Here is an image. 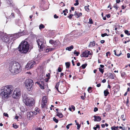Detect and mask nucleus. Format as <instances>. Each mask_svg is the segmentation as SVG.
<instances>
[{
  "instance_id": "obj_1",
  "label": "nucleus",
  "mask_w": 130,
  "mask_h": 130,
  "mask_svg": "<svg viewBox=\"0 0 130 130\" xmlns=\"http://www.w3.org/2000/svg\"><path fill=\"white\" fill-rule=\"evenodd\" d=\"M14 89L11 85L4 86L0 89V96L2 97V101L5 102L8 100Z\"/></svg>"
},
{
  "instance_id": "obj_2",
  "label": "nucleus",
  "mask_w": 130,
  "mask_h": 130,
  "mask_svg": "<svg viewBox=\"0 0 130 130\" xmlns=\"http://www.w3.org/2000/svg\"><path fill=\"white\" fill-rule=\"evenodd\" d=\"M29 48V44L25 40L22 41L18 47L19 51L21 53L25 54L27 53Z\"/></svg>"
},
{
  "instance_id": "obj_3",
  "label": "nucleus",
  "mask_w": 130,
  "mask_h": 130,
  "mask_svg": "<svg viewBox=\"0 0 130 130\" xmlns=\"http://www.w3.org/2000/svg\"><path fill=\"white\" fill-rule=\"evenodd\" d=\"M24 84L25 87L28 91H30L33 89V86L34 83L32 80L30 79H26L25 82Z\"/></svg>"
},
{
  "instance_id": "obj_4",
  "label": "nucleus",
  "mask_w": 130,
  "mask_h": 130,
  "mask_svg": "<svg viewBox=\"0 0 130 130\" xmlns=\"http://www.w3.org/2000/svg\"><path fill=\"white\" fill-rule=\"evenodd\" d=\"M21 95V90L20 88H17L13 91L12 95V97L14 99H18L20 98Z\"/></svg>"
},
{
  "instance_id": "obj_5",
  "label": "nucleus",
  "mask_w": 130,
  "mask_h": 130,
  "mask_svg": "<svg viewBox=\"0 0 130 130\" xmlns=\"http://www.w3.org/2000/svg\"><path fill=\"white\" fill-rule=\"evenodd\" d=\"M12 62L13 65L15 69L16 70L17 73H19L21 72L22 69V68L20 64L18 62L15 61H13Z\"/></svg>"
},
{
  "instance_id": "obj_6",
  "label": "nucleus",
  "mask_w": 130,
  "mask_h": 130,
  "mask_svg": "<svg viewBox=\"0 0 130 130\" xmlns=\"http://www.w3.org/2000/svg\"><path fill=\"white\" fill-rule=\"evenodd\" d=\"M37 42L38 45L40 49L43 48L45 46V41L43 39H38L37 41Z\"/></svg>"
},
{
  "instance_id": "obj_7",
  "label": "nucleus",
  "mask_w": 130,
  "mask_h": 130,
  "mask_svg": "<svg viewBox=\"0 0 130 130\" xmlns=\"http://www.w3.org/2000/svg\"><path fill=\"white\" fill-rule=\"evenodd\" d=\"M24 102L26 105L29 106H32L34 104L33 100L28 98L25 100Z\"/></svg>"
},
{
  "instance_id": "obj_8",
  "label": "nucleus",
  "mask_w": 130,
  "mask_h": 130,
  "mask_svg": "<svg viewBox=\"0 0 130 130\" xmlns=\"http://www.w3.org/2000/svg\"><path fill=\"white\" fill-rule=\"evenodd\" d=\"M9 69V71L11 72L12 75H14L17 74V72H16V70L15 69L12 62H11L10 63Z\"/></svg>"
},
{
  "instance_id": "obj_9",
  "label": "nucleus",
  "mask_w": 130,
  "mask_h": 130,
  "mask_svg": "<svg viewBox=\"0 0 130 130\" xmlns=\"http://www.w3.org/2000/svg\"><path fill=\"white\" fill-rule=\"evenodd\" d=\"M35 64V62L34 61H30L27 63L25 68L27 70L29 69L33 68Z\"/></svg>"
},
{
  "instance_id": "obj_10",
  "label": "nucleus",
  "mask_w": 130,
  "mask_h": 130,
  "mask_svg": "<svg viewBox=\"0 0 130 130\" xmlns=\"http://www.w3.org/2000/svg\"><path fill=\"white\" fill-rule=\"evenodd\" d=\"M21 36L20 33L15 34L13 35H11V36H10V39H11L12 41L11 44H12L13 43V41Z\"/></svg>"
},
{
  "instance_id": "obj_11",
  "label": "nucleus",
  "mask_w": 130,
  "mask_h": 130,
  "mask_svg": "<svg viewBox=\"0 0 130 130\" xmlns=\"http://www.w3.org/2000/svg\"><path fill=\"white\" fill-rule=\"evenodd\" d=\"M91 53H90V51L88 50H86L84 52H83L82 54L80 55V56L81 57H87L89 55H91Z\"/></svg>"
},
{
  "instance_id": "obj_12",
  "label": "nucleus",
  "mask_w": 130,
  "mask_h": 130,
  "mask_svg": "<svg viewBox=\"0 0 130 130\" xmlns=\"http://www.w3.org/2000/svg\"><path fill=\"white\" fill-rule=\"evenodd\" d=\"M2 39L4 42H6L9 44L11 42H12L11 39H10V37L8 38V37L5 35L3 36L2 38Z\"/></svg>"
},
{
  "instance_id": "obj_13",
  "label": "nucleus",
  "mask_w": 130,
  "mask_h": 130,
  "mask_svg": "<svg viewBox=\"0 0 130 130\" xmlns=\"http://www.w3.org/2000/svg\"><path fill=\"white\" fill-rule=\"evenodd\" d=\"M27 117L29 118V119L33 117L34 116V114L32 111L27 112Z\"/></svg>"
},
{
  "instance_id": "obj_14",
  "label": "nucleus",
  "mask_w": 130,
  "mask_h": 130,
  "mask_svg": "<svg viewBox=\"0 0 130 130\" xmlns=\"http://www.w3.org/2000/svg\"><path fill=\"white\" fill-rule=\"evenodd\" d=\"M94 121H100L101 120V118L99 116H94Z\"/></svg>"
},
{
  "instance_id": "obj_15",
  "label": "nucleus",
  "mask_w": 130,
  "mask_h": 130,
  "mask_svg": "<svg viewBox=\"0 0 130 130\" xmlns=\"http://www.w3.org/2000/svg\"><path fill=\"white\" fill-rule=\"evenodd\" d=\"M115 74L113 73H109L108 74V78L111 79H114V77L115 76Z\"/></svg>"
},
{
  "instance_id": "obj_16",
  "label": "nucleus",
  "mask_w": 130,
  "mask_h": 130,
  "mask_svg": "<svg viewBox=\"0 0 130 130\" xmlns=\"http://www.w3.org/2000/svg\"><path fill=\"white\" fill-rule=\"evenodd\" d=\"M60 43L58 40H56L55 41L53 45L55 47L57 46L58 45H60Z\"/></svg>"
},
{
  "instance_id": "obj_17",
  "label": "nucleus",
  "mask_w": 130,
  "mask_h": 130,
  "mask_svg": "<svg viewBox=\"0 0 130 130\" xmlns=\"http://www.w3.org/2000/svg\"><path fill=\"white\" fill-rule=\"evenodd\" d=\"M82 15V13L81 12L78 13L76 11H75L74 13V15H76L77 17H76L77 18H79L80 16H81Z\"/></svg>"
},
{
  "instance_id": "obj_18",
  "label": "nucleus",
  "mask_w": 130,
  "mask_h": 130,
  "mask_svg": "<svg viewBox=\"0 0 130 130\" xmlns=\"http://www.w3.org/2000/svg\"><path fill=\"white\" fill-rule=\"evenodd\" d=\"M47 99L46 96H43L42 98V102L45 103H47Z\"/></svg>"
},
{
  "instance_id": "obj_19",
  "label": "nucleus",
  "mask_w": 130,
  "mask_h": 130,
  "mask_svg": "<svg viewBox=\"0 0 130 130\" xmlns=\"http://www.w3.org/2000/svg\"><path fill=\"white\" fill-rule=\"evenodd\" d=\"M104 93L105 96H106L107 95L109 94L108 89H106V90L104 91Z\"/></svg>"
},
{
  "instance_id": "obj_20",
  "label": "nucleus",
  "mask_w": 130,
  "mask_h": 130,
  "mask_svg": "<svg viewBox=\"0 0 130 130\" xmlns=\"http://www.w3.org/2000/svg\"><path fill=\"white\" fill-rule=\"evenodd\" d=\"M121 76L122 77L125 78L126 76V74L125 72H122L121 73Z\"/></svg>"
},
{
  "instance_id": "obj_21",
  "label": "nucleus",
  "mask_w": 130,
  "mask_h": 130,
  "mask_svg": "<svg viewBox=\"0 0 130 130\" xmlns=\"http://www.w3.org/2000/svg\"><path fill=\"white\" fill-rule=\"evenodd\" d=\"M95 41H93V42H90L89 46V47H93L95 46Z\"/></svg>"
},
{
  "instance_id": "obj_22",
  "label": "nucleus",
  "mask_w": 130,
  "mask_h": 130,
  "mask_svg": "<svg viewBox=\"0 0 130 130\" xmlns=\"http://www.w3.org/2000/svg\"><path fill=\"white\" fill-rule=\"evenodd\" d=\"M73 48V45H71V46L67 47L66 48V50H68L69 51H71V50Z\"/></svg>"
},
{
  "instance_id": "obj_23",
  "label": "nucleus",
  "mask_w": 130,
  "mask_h": 130,
  "mask_svg": "<svg viewBox=\"0 0 130 130\" xmlns=\"http://www.w3.org/2000/svg\"><path fill=\"white\" fill-rule=\"evenodd\" d=\"M89 5H88V6H85L84 7L86 11H87V12H89Z\"/></svg>"
},
{
  "instance_id": "obj_24",
  "label": "nucleus",
  "mask_w": 130,
  "mask_h": 130,
  "mask_svg": "<svg viewBox=\"0 0 130 130\" xmlns=\"http://www.w3.org/2000/svg\"><path fill=\"white\" fill-rule=\"evenodd\" d=\"M47 103H45L42 102L41 103V107L42 108H45L46 106V104Z\"/></svg>"
},
{
  "instance_id": "obj_25",
  "label": "nucleus",
  "mask_w": 130,
  "mask_h": 130,
  "mask_svg": "<svg viewBox=\"0 0 130 130\" xmlns=\"http://www.w3.org/2000/svg\"><path fill=\"white\" fill-rule=\"evenodd\" d=\"M96 127H93V129H94L95 130H96L97 128H98L99 129H100V126L98 124H96Z\"/></svg>"
},
{
  "instance_id": "obj_26",
  "label": "nucleus",
  "mask_w": 130,
  "mask_h": 130,
  "mask_svg": "<svg viewBox=\"0 0 130 130\" xmlns=\"http://www.w3.org/2000/svg\"><path fill=\"white\" fill-rule=\"evenodd\" d=\"M59 83L58 82L56 84L55 86V88L59 92V91L58 90V88L59 86Z\"/></svg>"
},
{
  "instance_id": "obj_27",
  "label": "nucleus",
  "mask_w": 130,
  "mask_h": 130,
  "mask_svg": "<svg viewBox=\"0 0 130 130\" xmlns=\"http://www.w3.org/2000/svg\"><path fill=\"white\" fill-rule=\"evenodd\" d=\"M53 49L51 48H48L46 49V52H48L50 51H52Z\"/></svg>"
},
{
  "instance_id": "obj_28",
  "label": "nucleus",
  "mask_w": 130,
  "mask_h": 130,
  "mask_svg": "<svg viewBox=\"0 0 130 130\" xmlns=\"http://www.w3.org/2000/svg\"><path fill=\"white\" fill-rule=\"evenodd\" d=\"M44 26L42 24H41L39 26V28L40 29H43L44 28Z\"/></svg>"
},
{
  "instance_id": "obj_29",
  "label": "nucleus",
  "mask_w": 130,
  "mask_h": 130,
  "mask_svg": "<svg viewBox=\"0 0 130 130\" xmlns=\"http://www.w3.org/2000/svg\"><path fill=\"white\" fill-rule=\"evenodd\" d=\"M113 51L115 55L117 56H119L122 54V53H120L119 54H116V50H114Z\"/></svg>"
},
{
  "instance_id": "obj_30",
  "label": "nucleus",
  "mask_w": 130,
  "mask_h": 130,
  "mask_svg": "<svg viewBox=\"0 0 130 130\" xmlns=\"http://www.w3.org/2000/svg\"><path fill=\"white\" fill-rule=\"evenodd\" d=\"M65 64L66 67V68H69L70 66V63L69 62H66Z\"/></svg>"
},
{
  "instance_id": "obj_31",
  "label": "nucleus",
  "mask_w": 130,
  "mask_h": 130,
  "mask_svg": "<svg viewBox=\"0 0 130 130\" xmlns=\"http://www.w3.org/2000/svg\"><path fill=\"white\" fill-rule=\"evenodd\" d=\"M67 13H68V10L67 9H66L65 10H64L63 11V12L64 13V15H67V13H66V12Z\"/></svg>"
},
{
  "instance_id": "obj_32",
  "label": "nucleus",
  "mask_w": 130,
  "mask_h": 130,
  "mask_svg": "<svg viewBox=\"0 0 130 130\" xmlns=\"http://www.w3.org/2000/svg\"><path fill=\"white\" fill-rule=\"evenodd\" d=\"M74 54H76L77 56H78L79 54V53L78 52L76 51L75 50L74 52Z\"/></svg>"
},
{
  "instance_id": "obj_33",
  "label": "nucleus",
  "mask_w": 130,
  "mask_h": 130,
  "mask_svg": "<svg viewBox=\"0 0 130 130\" xmlns=\"http://www.w3.org/2000/svg\"><path fill=\"white\" fill-rule=\"evenodd\" d=\"M55 41L51 39L49 41V43H50L51 44L53 45V44H54Z\"/></svg>"
},
{
  "instance_id": "obj_34",
  "label": "nucleus",
  "mask_w": 130,
  "mask_h": 130,
  "mask_svg": "<svg viewBox=\"0 0 130 130\" xmlns=\"http://www.w3.org/2000/svg\"><path fill=\"white\" fill-rule=\"evenodd\" d=\"M53 121L56 123H58V120L56 119L55 117H54L53 118Z\"/></svg>"
},
{
  "instance_id": "obj_35",
  "label": "nucleus",
  "mask_w": 130,
  "mask_h": 130,
  "mask_svg": "<svg viewBox=\"0 0 130 130\" xmlns=\"http://www.w3.org/2000/svg\"><path fill=\"white\" fill-rule=\"evenodd\" d=\"M92 88L91 87H89L88 89V91L89 93H91L92 92L91 89Z\"/></svg>"
},
{
  "instance_id": "obj_36",
  "label": "nucleus",
  "mask_w": 130,
  "mask_h": 130,
  "mask_svg": "<svg viewBox=\"0 0 130 130\" xmlns=\"http://www.w3.org/2000/svg\"><path fill=\"white\" fill-rule=\"evenodd\" d=\"M14 13H11V15L9 17H10V18H13L14 17Z\"/></svg>"
},
{
  "instance_id": "obj_37",
  "label": "nucleus",
  "mask_w": 130,
  "mask_h": 130,
  "mask_svg": "<svg viewBox=\"0 0 130 130\" xmlns=\"http://www.w3.org/2000/svg\"><path fill=\"white\" fill-rule=\"evenodd\" d=\"M125 33L128 36L130 35V34L129 32V31L127 30H125L124 31Z\"/></svg>"
},
{
  "instance_id": "obj_38",
  "label": "nucleus",
  "mask_w": 130,
  "mask_h": 130,
  "mask_svg": "<svg viewBox=\"0 0 130 130\" xmlns=\"http://www.w3.org/2000/svg\"><path fill=\"white\" fill-rule=\"evenodd\" d=\"M87 64L86 63L85 64H83L82 66L81 67L83 69H84L86 68V67L87 66Z\"/></svg>"
},
{
  "instance_id": "obj_39",
  "label": "nucleus",
  "mask_w": 130,
  "mask_h": 130,
  "mask_svg": "<svg viewBox=\"0 0 130 130\" xmlns=\"http://www.w3.org/2000/svg\"><path fill=\"white\" fill-rule=\"evenodd\" d=\"M75 2H76V3L74 4V5L75 6L78 5L79 4L78 0H76L75 1Z\"/></svg>"
},
{
  "instance_id": "obj_40",
  "label": "nucleus",
  "mask_w": 130,
  "mask_h": 130,
  "mask_svg": "<svg viewBox=\"0 0 130 130\" xmlns=\"http://www.w3.org/2000/svg\"><path fill=\"white\" fill-rule=\"evenodd\" d=\"M13 126L16 129L18 128V126L17 125H16V124H13Z\"/></svg>"
},
{
  "instance_id": "obj_41",
  "label": "nucleus",
  "mask_w": 130,
  "mask_h": 130,
  "mask_svg": "<svg viewBox=\"0 0 130 130\" xmlns=\"http://www.w3.org/2000/svg\"><path fill=\"white\" fill-rule=\"evenodd\" d=\"M89 23L90 24H93V22L92 20L91 19V18L89 19Z\"/></svg>"
},
{
  "instance_id": "obj_42",
  "label": "nucleus",
  "mask_w": 130,
  "mask_h": 130,
  "mask_svg": "<svg viewBox=\"0 0 130 130\" xmlns=\"http://www.w3.org/2000/svg\"><path fill=\"white\" fill-rule=\"evenodd\" d=\"M101 36L102 37H104L106 36H108V35H107L106 33L103 34H101Z\"/></svg>"
},
{
  "instance_id": "obj_43",
  "label": "nucleus",
  "mask_w": 130,
  "mask_h": 130,
  "mask_svg": "<svg viewBox=\"0 0 130 130\" xmlns=\"http://www.w3.org/2000/svg\"><path fill=\"white\" fill-rule=\"evenodd\" d=\"M35 110L37 112H39V111H40L39 109L37 107L35 108Z\"/></svg>"
},
{
  "instance_id": "obj_44",
  "label": "nucleus",
  "mask_w": 130,
  "mask_h": 130,
  "mask_svg": "<svg viewBox=\"0 0 130 130\" xmlns=\"http://www.w3.org/2000/svg\"><path fill=\"white\" fill-rule=\"evenodd\" d=\"M110 53L109 52H108L106 54V55L107 57H108V55L110 56Z\"/></svg>"
},
{
  "instance_id": "obj_45",
  "label": "nucleus",
  "mask_w": 130,
  "mask_h": 130,
  "mask_svg": "<svg viewBox=\"0 0 130 130\" xmlns=\"http://www.w3.org/2000/svg\"><path fill=\"white\" fill-rule=\"evenodd\" d=\"M99 71L102 73L103 74L104 71L103 70V69L101 68H99Z\"/></svg>"
},
{
  "instance_id": "obj_46",
  "label": "nucleus",
  "mask_w": 130,
  "mask_h": 130,
  "mask_svg": "<svg viewBox=\"0 0 130 130\" xmlns=\"http://www.w3.org/2000/svg\"><path fill=\"white\" fill-rule=\"evenodd\" d=\"M124 115H122L121 116V119H123L122 120L123 121H125V119H126L125 118L123 119V118H124Z\"/></svg>"
},
{
  "instance_id": "obj_47",
  "label": "nucleus",
  "mask_w": 130,
  "mask_h": 130,
  "mask_svg": "<svg viewBox=\"0 0 130 130\" xmlns=\"http://www.w3.org/2000/svg\"><path fill=\"white\" fill-rule=\"evenodd\" d=\"M73 16V14H70L69 16H68V17L70 19H71L72 18V17Z\"/></svg>"
},
{
  "instance_id": "obj_48",
  "label": "nucleus",
  "mask_w": 130,
  "mask_h": 130,
  "mask_svg": "<svg viewBox=\"0 0 130 130\" xmlns=\"http://www.w3.org/2000/svg\"><path fill=\"white\" fill-rule=\"evenodd\" d=\"M62 71L61 68L60 67H58V71L59 72H61Z\"/></svg>"
},
{
  "instance_id": "obj_49",
  "label": "nucleus",
  "mask_w": 130,
  "mask_h": 130,
  "mask_svg": "<svg viewBox=\"0 0 130 130\" xmlns=\"http://www.w3.org/2000/svg\"><path fill=\"white\" fill-rule=\"evenodd\" d=\"M115 128V126H113L111 127V129L112 130H116Z\"/></svg>"
},
{
  "instance_id": "obj_50",
  "label": "nucleus",
  "mask_w": 130,
  "mask_h": 130,
  "mask_svg": "<svg viewBox=\"0 0 130 130\" xmlns=\"http://www.w3.org/2000/svg\"><path fill=\"white\" fill-rule=\"evenodd\" d=\"M63 117V115L62 113H60V114H59V117L60 118H62Z\"/></svg>"
},
{
  "instance_id": "obj_51",
  "label": "nucleus",
  "mask_w": 130,
  "mask_h": 130,
  "mask_svg": "<svg viewBox=\"0 0 130 130\" xmlns=\"http://www.w3.org/2000/svg\"><path fill=\"white\" fill-rule=\"evenodd\" d=\"M98 110V109L96 107H95L94 109V111L95 112Z\"/></svg>"
},
{
  "instance_id": "obj_52",
  "label": "nucleus",
  "mask_w": 130,
  "mask_h": 130,
  "mask_svg": "<svg viewBox=\"0 0 130 130\" xmlns=\"http://www.w3.org/2000/svg\"><path fill=\"white\" fill-rule=\"evenodd\" d=\"M3 115L4 116H5L6 117H8V114L7 113H4L3 114Z\"/></svg>"
},
{
  "instance_id": "obj_53",
  "label": "nucleus",
  "mask_w": 130,
  "mask_h": 130,
  "mask_svg": "<svg viewBox=\"0 0 130 130\" xmlns=\"http://www.w3.org/2000/svg\"><path fill=\"white\" fill-rule=\"evenodd\" d=\"M59 17L56 14H55L54 15V18L55 19H57Z\"/></svg>"
},
{
  "instance_id": "obj_54",
  "label": "nucleus",
  "mask_w": 130,
  "mask_h": 130,
  "mask_svg": "<svg viewBox=\"0 0 130 130\" xmlns=\"http://www.w3.org/2000/svg\"><path fill=\"white\" fill-rule=\"evenodd\" d=\"M71 108L72 109H73V111H74L75 110V108L74 106L73 105L71 106Z\"/></svg>"
},
{
  "instance_id": "obj_55",
  "label": "nucleus",
  "mask_w": 130,
  "mask_h": 130,
  "mask_svg": "<svg viewBox=\"0 0 130 130\" xmlns=\"http://www.w3.org/2000/svg\"><path fill=\"white\" fill-rule=\"evenodd\" d=\"M106 17H107L108 18H109L110 16V14H107L106 15Z\"/></svg>"
},
{
  "instance_id": "obj_56",
  "label": "nucleus",
  "mask_w": 130,
  "mask_h": 130,
  "mask_svg": "<svg viewBox=\"0 0 130 130\" xmlns=\"http://www.w3.org/2000/svg\"><path fill=\"white\" fill-rule=\"evenodd\" d=\"M127 56L128 58H130V54L129 53H128L127 54Z\"/></svg>"
},
{
  "instance_id": "obj_57",
  "label": "nucleus",
  "mask_w": 130,
  "mask_h": 130,
  "mask_svg": "<svg viewBox=\"0 0 130 130\" xmlns=\"http://www.w3.org/2000/svg\"><path fill=\"white\" fill-rule=\"evenodd\" d=\"M80 125L79 124L78 125H77V129H79L80 127Z\"/></svg>"
},
{
  "instance_id": "obj_58",
  "label": "nucleus",
  "mask_w": 130,
  "mask_h": 130,
  "mask_svg": "<svg viewBox=\"0 0 130 130\" xmlns=\"http://www.w3.org/2000/svg\"><path fill=\"white\" fill-rule=\"evenodd\" d=\"M106 80L105 79H104L102 81V82L103 83H104L106 82Z\"/></svg>"
},
{
  "instance_id": "obj_59",
  "label": "nucleus",
  "mask_w": 130,
  "mask_h": 130,
  "mask_svg": "<svg viewBox=\"0 0 130 130\" xmlns=\"http://www.w3.org/2000/svg\"><path fill=\"white\" fill-rule=\"evenodd\" d=\"M64 75V74L63 73H61V74H60V77H62Z\"/></svg>"
},
{
  "instance_id": "obj_60",
  "label": "nucleus",
  "mask_w": 130,
  "mask_h": 130,
  "mask_svg": "<svg viewBox=\"0 0 130 130\" xmlns=\"http://www.w3.org/2000/svg\"><path fill=\"white\" fill-rule=\"evenodd\" d=\"M130 41V40L129 39L128 40V41H125L124 42V44H126L127 42H129Z\"/></svg>"
},
{
  "instance_id": "obj_61",
  "label": "nucleus",
  "mask_w": 130,
  "mask_h": 130,
  "mask_svg": "<svg viewBox=\"0 0 130 130\" xmlns=\"http://www.w3.org/2000/svg\"><path fill=\"white\" fill-rule=\"evenodd\" d=\"M114 7L115 8V9L116 10H117L118 9V7L117 6V5L116 4V5H115V6H114Z\"/></svg>"
},
{
  "instance_id": "obj_62",
  "label": "nucleus",
  "mask_w": 130,
  "mask_h": 130,
  "mask_svg": "<svg viewBox=\"0 0 130 130\" xmlns=\"http://www.w3.org/2000/svg\"><path fill=\"white\" fill-rule=\"evenodd\" d=\"M105 41L104 40H101L100 41V42L101 43L103 44L104 43Z\"/></svg>"
},
{
  "instance_id": "obj_63",
  "label": "nucleus",
  "mask_w": 130,
  "mask_h": 130,
  "mask_svg": "<svg viewBox=\"0 0 130 130\" xmlns=\"http://www.w3.org/2000/svg\"><path fill=\"white\" fill-rule=\"evenodd\" d=\"M101 84L99 83L96 86L97 87H99L101 86Z\"/></svg>"
},
{
  "instance_id": "obj_64",
  "label": "nucleus",
  "mask_w": 130,
  "mask_h": 130,
  "mask_svg": "<svg viewBox=\"0 0 130 130\" xmlns=\"http://www.w3.org/2000/svg\"><path fill=\"white\" fill-rule=\"evenodd\" d=\"M116 2L117 3H119L120 2V0H116Z\"/></svg>"
}]
</instances>
